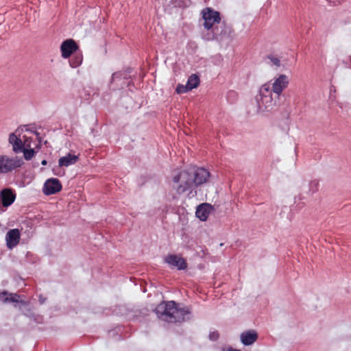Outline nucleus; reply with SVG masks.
Instances as JSON below:
<instances>
[{"label":"nucleus","mask_w":351,"mask_h":351,"mask_svg":"<svg viewBox=\"0 0 351 351\" xmlns=\"http://www.w3.org/2000/svg\"><path fill=\"white\" fill-rule=\"evenodd\" d=\"M202 13L204 19L203 26L207 30V33L203 36L205 40L222 41L226 37L230 36L232 32L231 27L224 23H221L219 12L210 8H206Z\"/></svg>","instance_id":"nucleus-1"},{"label":"nucleus","mask_w":351,"mask_h":351,"mask_svg":"<svg viewBox=\"0 0 351 351\" xmlns=\"http://www.w3.org/2000/svg\"><path fill=\"white\" fill-rule=\"evenodd\" d=\"M154 311L160 319L169 323H182L192 317L190 308H180L174 301L160 303Z\"/></svg>","instance_id":"nucleus-2"},{"label":"nucleus","mask_w":351,"mask_h":351,"mask_svg":"<svg viewBox=\"0 0 351 351\" xmlns=\"http://www.w3.org/2000/svg\"><path fill=\"white\" fill-rule=\"evenodd\" d=\"M270 82H267L260 87L258 93L255 97L258 112L269 111L273 108L276 104Z\"/></svg>","instance_id":"nucleus-3"},{"label":"nucleus","mask_w":351,"mask_h":351,"mask_svg":"<svg viewBox=\"0 0 351 351\" xmlns=\"http://www.w3.org/2000/svg\"><path fill=\"white\" fill-rule=\"evenodd\" d=\"M191 176L189 169L182 170L173 176V189L178 194L180 195L188 191H192L194 185Z\"/></svg>","instance_id":"nucleus-4"},{"label":"nucleus","mask_w":351,"mask_h":351,"mask_svg":"<svg viewBox=\"0 0 351 351\" xmlns=\"http://www.w3.org/2000/svg\"><path fill=\"white\" fill-rule=\"evenodd\" d=\"M24 162L17 156H10L5 154L0 155V175L11 173L23 166Z\"/></svg>","instance_id":"nucleus-5"},{"label":"nucleus","mask_w":351,"mask_h":351,"mask_svg":"<svg viewBox=\"0 0 351 351\" xmlns=\"http://www.w3.org/2000/svg\"><path fill=\"white\" fill-rule=\"evenodd\" d=\"M192 175V180L194 186H199L206 183L210 178V172L202 167H190L189 168Z\"/></svg>","instance_id":"nucleus-6"},{"label":"nucleus","mask_w":351,"mask_h":351,"mask_svg":"<svg viewBox=\"0 0 351 351\" xmlns=\"http://www.w3.org/2000/svg\"><path fill=\"white\" fill-rule=\"evenodd\" d=\"M270 82L271 89L277 97H279L283 90L286 89L289 84V77L285 74H280L278 77H274Z\"/></svg>","instance_id":"nucleus-7"},{"label":"nucleus","mask_w":351,"mask_h":351,"mask_svg":"<svg viewBox=\"0 0 351 351\" xmlns=\"http://www.w3.org/2000/svg\"><path fill=\"white\" fill-rule=\"evenodd\" d=\"M165 263L171 267H176L179 270H184L187 267L186 260L176 254H168L164 258Z\"/></svg>","instance_id":"nucleus-8"},{"label":"nucleus","mask_w":351,"mask_h":351,"mask_svg":"<svg viewBox=\"0 0 351 351\" xmlns=\"http://www.w3.org/2000/svg\"><path fill=\"white\" fill-rule=\"evenodd\" d=\"M62 189V184L57 178H49L46 180L43 186V193L47 195L55 194Z\"/></svg>","instance_id":"nucleus-9"},{"label":"nucleus","mask_w":351,"mask_h":351,"mask_svg":"<svg viewBox=\"0 0 351 351\" xmlns=\"http://www.w3.org/2000/svg\"><path fill=\"white\" fill-rule=\"evenodd\" d=\"M21 232L18 228L10 230L5 235L6 246L9 250H12L19 243Z\"/></svg>","instance_id":"nucleus-10"},{"label":"nucleus","mask_w":351,"mask_h":351,"mask_svg":"<svg viewBox=\"0 0 351 351\" xmlns=\"http://www.w3.org/2000/svg\"><path fill=\"white\" fill-rule=\"evenodd\" d=\"M77 49L78 46L73 39H66L60 46L61 54L63 58H69Z\"/></svg>","instance_id":"nucleus-11"},{"label":"nucleus","mask_w":351,"mask_h":351,"mask_svg":"<svg viewBox=\"0 0 351 351\" xmlns=\"http://www.w3.org/2000/svg\"><path fill=\"white\" fill-rule=\"evenodd\" d=\"M9 143L12 146V151L16 153H20L22 152L25 147H30V144L23 143V141L19 138L15 132L11 133L9 136Z\"/></svg>","instance_id":"nucleus-12"},{"label":"nucleus","mask_w":351,"mask_h":351,"mask_svg":"<svg viewBox=\"0 0 351 351\" xmlns=\"http://www.w3.org/2000/svg\"><path fill=\"white\" fill-rule=\"evenodd\" d=\"M213 210L211 204L203 203L197 207L195 215L202 221H206Z\"/></svg>","instance_id":"nucleus-13"},{"label":"nucleus","mask_w":351,"mask_h":351,"mask_svg":"<svg viewBox=\"0 0 351 351\" xmlns=\"http://www.w3.org/2000/svg\"><path fill=\"white\" fill-rule=\"evenodd\" d=\"M0 197L3 206L8 207L14 202L16 195L12 189H5L1 191Z\"/></svg>","instance_id":"nucleus-14"},{"label":"nucleus","mask_w":351,"mask_h":351,"mask_svg":"<svg viewBox=\"0 0 351 351\" xmlns=\"http://www.w3.org/2000/svg\"><path fill=\"white\" fill-rule=\"evenodd\" d=\"M257 339L258 335L254 330H248L241 334V341L245 346L252 345Z\"/></svg>","instance_id":"nucleus-15"},{"label":"nucleus","mask_w":351,"mask_h":351,"mask_svg":"<svg viewBox=\"0 0 351 351\" xmlns=\"http://www.w3.org/2000/svg\"><path fill=\"white\" fill-rule=\"evenodd\" d=\"M19 298L20 295L16 293H9L5 291L0 292V300L3 301L4 303H24L22 300H20Z\"/></svg>","instance_id":"nucleus-16"},{"label":"nucleus","mask_w":351,"mask_h":351,"mask_svg":"<svg viewBox=\"0 0 351 351\" xmlns=\"http://www.w3.org/2000/svg\"><path fill=\"white\" fill-rule=\"evenodd\" d=\"M77 160V156L69 153L65 156L60 158L58 165L60 167H69L76 163Z\"/></svg>","instance_id":"nucleus-17"},{"label":"nucleus","mask_w":351,"mask_h":351,"mask_svg":"<svg viewBox=\"0 0 351 351\" xmlns=\"http://www.w3.org/2000/svg\"><path fill=\"white\" fill-rule=\"evenodd\" d=\"M82 60V55L80 53H75L69 60L70 66L72 68H77L81 65Z\"/></svg>","instance_id":"nucleus-18"},{"label":"nucleus","mask_w":351,"mask_h":351,"mask_svg":"<svg viewBox=\"0 0 351 351\" xmlns=\"http://www.w3.org/2000/svg\"><path fill=\"white\" fill-rule=\"evenodd\" d=\"M165 4L169 8H182L187 5V0H165Z\"/></svg>","instance_id":"nucleus-19"},{"label":"nucleus","mask_w":351,"mask_h":351,"mask_svg":"<svg viewBox=\"0 0 351 351\" xmlns=\"http://www.w3.org/2000/svg\"><path fill=\"white\" fill-rule=\"evenodd\" d=\"M190 90L195 88L199 84V78L196 74H192L188 79L186 82Z\"/></svg>","instance_id":"nucleus-20"},{"label":"nucleus","mask_w":351,"mask_h":351,"mask_svg":"<svg viewBox=\"0 0 351 351\" xmlns=\"http://www.w3.org/2000/svg\"><path fill=\"white\" fill-rule=\"evenodd\" d=\"M23 153L24 158L26 160H30L35 155L36 152L34 150V149H32L30 147H25L22 152Z\"/></svg>","instance_id":"nucleus-21"},{"label":"nucleus","mask_w":351,"mask_h":351,"mask_svg":"<svg viewBox=\"0 0 351 351\" xmlns=\"http://www.w3.org/2000/svg\"><path fill=\"white\" fill-rule=\"evenodd\" d=\"M319 189V182L316 180L311 181L309 183V193L313 194Z\"/></svg>","instance_id":"nucleus-22"},{"label":"nucleus","mask_w":351,"mask_h":351,"mask_svg":"<svg viewBox=\"0 0 351 351\" xmlns=\"http://www.w3.org/2000/svg\"><path fill=\"white\" fill-rule=\"evenodd\" d=\"M267 58L269 60L272 65L276 66L277 67H279L280 66V60L278 57L270 55L267 57Z\"/></svg>","instance_id":"nucleus-23"},{"label":"nucleus","mask_w":351,"mask_h":351,"mask_svg":"<svg viewBox=\"0 0 351 351\" xmlns=\"http://www.w3.org/2000/svg\"><path fill=\"white\" fill-rule=\"evenodd\" d=\"M189 90H191L189 89L187 84H186V85L178 84L176 88V92L178 94L185 93Z\"/></svg>","instance_id":"nucleus-24"},{"label":"nucleus","mask_w":351,"mask_h":351,"mask_svg":"<svg viewBox=\"0 0 351 351\" xmlns=\"http://www.w3.org/2000/svg\"><path fill=\"white\" fill-rule=\"evenodd\" d=\"M123 75L124 74L121 71L114 73L112 75L111 82H112L115 81L116 80L121 79L122 77L125 78V76L123 77Z\"/></svg>","instance_id":"nucleus-25"},{"label":"nucleus","mask_w":351,"mask_h":351,"mask_svg":"<svg viewBox=\"0 0 351 351\" xmlns=\"http://www.w3.org/2000/svg\"><path fill=\"white\" fill-rule=\"evenodd\" d=\"M219 337V335L217 331H213V332H210V334H209V339L211 341H216V340H217Z\"/></svg>","instance_id":"nucleus-26"},{"label":"nucleus","mask_w":351,"mask_h":351,"mask_svg":"<svg viewBox=\"0 0 351 351\" xmlns=\"http://www.w3.org/2000/svg\"><path fill=\"white\" fill-rule=\"evenodd\" d=\"M24 138V141H23V143H27L28 144H30L31 145V143L32 141V138L31 137H26V136H23Z\"/></svg>","instance_id":"nucleus-27"},{"label":"nucleus","mask_w":351,"mask_h":351,"mask_svg":"<svg viewBox=\"0 0 351 351\" xmlns=\"http://www.w3.org/2000/svg\"><path fill=\"white\" fill-rule=\"evenodd\" d=\"M222 351H240V350H237V349H234L232 348H223L222 350Z\"/></svg>","instance_id":"nucleus-28"},{"label":"nucleus","mask_w":351,"mask_h":351,"mask_svg":"<svg viewBox=\"0 0 351 351\" xmlns=\"http://www.w3.org/2000/svg\"><path fill=\"white\" fill-rule=\"evenodd\" d=\"M41 164H42L43 165H47V160H43L41 162Z\"/></svg>","instance_id":"nucleus-29"},{"label":"nucleus","mask_w":351,"mask_h":351,"mask_svg":"<svg viewBox=\"0 0 351 351\" xmlns=\"http://www.w3.org/2000/svg\"><path fill=\"white\" fill-rule=\"evenodd\" d=\"M39 143H40V142H39ZM36 148H38V149H39L40 148V145L38 144L37 146H36Z\"/></svg>","instance_id":"nucleus-30"}]
</instances>
